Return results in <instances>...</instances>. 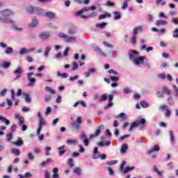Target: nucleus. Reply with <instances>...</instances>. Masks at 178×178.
I'll list each match as a JSON object with an SVG mask.
<instances>
[{
    "label": "nucleus",
    "instance_id": "nucleus-32",
    "mask_svg": "<svg viewBox=\"0 0 178 178\" xmlns=\"http://www.w3.org/2000/svg\"><path fill=\"white\" fill-rule=\"evenodd\" d=\"M51 46H47L46 47V49H45V51H44V56L45 58L48 57V55H49V52H51Z\"/></svg>",
    "mask_w": 178,
    "mask_h": 178
},
{
    "label": "nucleus",
    "instance_id": "nucleus-14",
    "mask_svg": "<svg viewBox=\"0 0 178 178\" xmlns=\"http://www.w3.org/2000/svg\"><path fill=\"white\" fill-rule=\"evenodd\" d=\"M39 37L40 40H42V41H45L48 40L49 37H51V33H49V32H43L39 35Z\"/></svg>",
    "mask_w": 178,
    "mask_h": 178
},
{
    "label": "nucleus",
    "instance_id": "nucleus-50",
    "mask_svg": "<svg viewBox=\"0 0 178 178\" xmlns=\"http://www.w3.org/2000/svg\"><path fill=\"white\" fill-rule=\"evenodd\" d=\"M162 90H163V92L164 94H167V95H170V94H172V91H170V90H169L166 87H163Z\"/></svg>",
    "mask_w": 178,
    "mask_h": 178
},
{
    "label": "nucleus",
    "instance_id": "nucleus-18",
    "mask_svg": "<svg viewBox=\"0 0 178 178\" xmlns=\"http://www.w3.org/2000/svg\"><path fill=\"white\" fill-rule=\"evenodd\" d=\"M138 31H140L141 33H143V31H144V28H143V26H138V27L134 28L133 29L132 35H134V37H137V35L138 34Z\"/></svg>",
    "mask_w": 178,
    "mask_h": 178
},
{
    "label": "nucleus",
    "instance_id": "nucleus-25",
    "mask_svg": "<svg viewBox=\"0 0 178 178\" xmlns=\"http://www.w3.org/2000/svg\"><path fill=\"white\" fill-rule=\"evenodd\" d=\"M38 26V19L35 18L32 19V22L29 24V27L34 29V27H37Z\"/></svg>",
    "mask_w": 178,
    "mask_h": 178
},
{
    "label": "nucleus",
    "instance_id": "nucleus-43",
    "mask_svg": "<svg viewBox=\"0 0 178 178\" xmlns=\"http://www.w3.org/2000/svg\"><path fill=\"white\" fill-rule=\"evenodd\" d=\"M26 54H29V49L24 47L21 49L20 51H19V55H26Z\"/></svg>",
    "mask_w": 178,
    "mask_h": 178
},
{
    "label": "nucleus",
    "instance_id": "nucleus-8",
    "mask_svg": "<svg viewBox=\"0 0 178 178\" xmlns=\"http://www.w3.org/2000/svg\"><path fill=\"white\" fill-rule=\"evenodd\" d=\"M145 59H147V57L142 56L134 58L133 63H134V65H136L137 66H138V65H141V63H144V60H145Z\"/></svg>",
    "mask_w": 178,
    "mask_h": 178
},
{
    "label": "nucleus",
    "instance_id": "nucleus-28",
    "mask_svg": "<svg viewBox=\"0 0 178 178\" xmlns=\"http://www.w3.org/2000/svg\"><path fill=\"white\" fill-rule=\"evenodd\" d=\"M94 51H96V52H99V54H100V55H102V56H104V58H106L108 56V55L98 47H95Z\"/></svg>",
    "mask_w": 178,
    "mask_h": 178
},
{
    "label": "nucleus",
    "instance_id": "nucleus-36",
    "mask_svg": "<svg viewBox=\"0 0 178 178\" xmlns=\"http://www.w3.org/2000/svg\"><path fill=\"white\" fill-rule=\"evenodd\" d=\"M156 26H166L168 24V22L163 20H157L156 21Z\"/></svg>",
    "mask_w": 178,
    "mask_h": 178
},
{
    "label": "nucleus",
    "instance_id": "nucleus-64",
    "mask_svg": "<svg viewBox=\"0 0 178 178\" xmlns=\"http://www.w3.org/2000/svg\"><path fill=\"white\" fill-rule=\"evenodd\" d=\"M173 33H174L172 35L173 38H178V28L176 29Z\"/></svg>",
    "mask_w": 178,
    "mask_h": 178
},
{
    "label": "nucleus",
    "instance_id": "nucleus-42",
    "mask_svg": "<svg viewBox=\"0 0 178 178\" xmlns=\"http://www.w3.org/2000/svg\"><path fill=\"white\" fill-rule=\"evenodd\" d=\"M76 33H77V29L74 27H72L68 29V34L73 35L76 34Z\"/></svg>",
    "mask_w": 178,
    "mask_h": 178
},
{
    "label": "nucleus",
    "instance_id": "nucleus-48",
    "mask_svg": "<svg viewBox=\"0 0 178 178\" xmlns=\"http://www.w3.org/2000/svg\"><path fill=\"white\" fill-rule=\"evenodd\" d=\"M134 169H136V167L132 166V167H127L124 170V175H126V173H129V172L131 171V170H134Z\"/></svg>",
    "mask_w": 178,
    "mask_h": 178
},
{
    "label": "nucleus",
    "instance_id": "nucleus-55",
    "mask_svg": "<svg viewBox=\"0 0 178 178\" xmlns=\"http://www.w3.org/2000/svg\"><path fill=\"white\" fill-rule=\"evenodd\" d=\"M74 172H75L78 176H80V175H81V169H80V168H76L74 170Z\"/></svg>",
    "mask_w": 178,
    "mask_h": 178
},
{
    "label": "nucleus",
    "instance_id": "nucleus-30",
    "mask_svg": "<svg viewBox=\"0 0 178 178\" xmlns=\"http://www.w3.org/2000/svg\"><path fill=\"white\" fill-rule=\"evenodd\" d=\"M167 102L168 104V105H170L171 106H175V99H173V97L172 96H169L168 99H167Z\"/></svg>",
    "mask_w": 178,
    "mask_h": 178
},
{
    "label": "nucleus",
    "instance_id": "nucleus-29",
    "mask_svg": "<svg viewBox=\"0 0 178 178\" xmlns=\"http://www.w3.org/2000/svg\"><path fill=\"white\" fill-rule=\"evenodd\" d=\"M116 119H118V118H121V120L122 122H124V120H127L128 118L127 115H126V114L124 113H121L119 115H118L116 117Z\"/></svg>",
    "mask_w": 178,
    "mask_h": 178
},
{
    "label": "nucleus",
    "instance_id": "nucleus-40",
    "mask_svg": "<svg viewBox=\"0 0 178 178\" xmlns=\"http://www.w3.org/2000/svg\"><path fill=\"white\" fill-rule=\"evenodd\" d=\"M14 144L15 145H17V147H20L21 145H23V144H24L23 139H22L21 137H19L17 142L14 143Z\"/></svg>",
    "mask_w": 178,
    "mask_h": 178
},
{
    "label": "nucleus",
    "instance_id": "nucleus-10",
    "mask_svg": "<svg viewBox=\"0 0 178 178\" xmlns=\"http://www.w3.org/2000/svg\"><path fill=\"white\" fill-rule=\"evenodd\" d=\"M0 23H4L5 24H15V21L12 18L0 17Z\"/></svg>",
    "mask_w": 178,
    "mask_h": 178
},
{
    "label": "nucleus",
    "instance_id": "nucleus-3",
    "mask_svg": "<svg viewBox=\"0 0 178 178\" xmlns=\"http://www.w3.org/2000/svg\"><path fill=\"white\" fill-rule=\"evenodd\" d=\"M33 72L27 73V79H28V87H34L35 86V83L37 82V79L35 78H32Z\"/></svg>",
    "mask_w": 178,
    "mask_h": 178
},
{
    "label": "nucleus",
    "instance_id": "nucleus-4",
    "mask_svg": "<svg viewBox=\"0 0 178 178\" xmlns=\"http://www.w3.org/2000/svg\"><path fill=\"white\" fill-rule=\"evenodd\" d=\"M81 123H83V120H82L81 117H78L75 120V121L72 123V129H74V130H76V131L80 130Z\"/></svg>",
    "mask_w": 178,
    "mask_h": 178
},
{
    "label": "nucleus",
    "instance_id": "nucleus-5",
    "mask_svg": "<svg viewBox=\"0 0 178 178\" xmlns=\"http://www.w3.org/2000/svg\"><path fill=\"white\" fill-rule=\"evenodd\" d=\"M15 13L10 9H4L0 10V17H9L10 16H14Z\"/></svg>",
    "mask_w": 178,
    "mask_h": 178
},
{
    "label": "nucleus",
    "instance_id": "nucleus-51",
    "mask_svg": "<svg viewBox=\"0 0 178 178\" xmlns=\"http://www.w3.org/2000/svg\"><path fill=\"white\" fill-rule=\"evenodd\" d=\"M45 90L47 91V92H50V94H56V93L55 90H53L52 88H51L49 86L45 87Z\"/></svg>",
    "mask_w": 178,
    "mask_h": 178
},
{
    "label": "nucleus",
    "instance_id": "nucleus-56",
    "mask_svg": "<svg viewBox=\"0 0 178 178\" xmlns=\"http://www.w3.org/2000/svg\"><path fill=\"white\" fill-rule=\"evenodd\" d=\"M153 169H154V172H156V173H157L159 175V176H162V172H161V171H159V170H158V168L156 167V165H154Z\"/></svg>",
    "mask_w": 178,
    "mask_h": 178
},
{
    "label": "nucleus",
    "instance_id": "nucleus-2",
    "mask_svg": "<svg viewBox=\"0 0 178 178\" xmlns=\"http://www.w3.org/2000/svg\"><path fill=\"white\" fill-rule=\"evenodd\" d=\"M147 121L145 119L143 118L140 120H137L136 121L134 122L129 128V131H133V129L136 127H138V126H143V124H145Z\"/></svg>",
    "mask_w": 178,
    "mask_h": 178
},
{
    "label": "nucleus",
    "instance_id": "nucleus-34",
    "mask_svg": "<svg viewBox=\"0 0 178 178\" xmlns=\"http://www.w3.org/2000/svg\"><path fill=\"white\" fill-rule=\"evenodd\" d=\"M108 97H109V95H108V93H105L103 95L100 96L99 98V102H104V101H106L108 99Z\"/></svg>",
    "mask_w": 178,
    "mask_h": 178
},
{
    "label": "nucleus",
    "instance_id": "nucleus-61",
    "mask_svg": "<svg viewBox=\"0 0 178 178\" xmlns=\"http://www.w3.org/2000/svg\"><path fill=\"white\" fill-rule=\"evenodd\" d=\"M170 113H171V111L168 108V109L165 110L164 115H165V118H170Z\"/></svg>",
    "mask_w": 178,
    "mask_h": 178
},
{
    "label": "nucleus",
    "instance_id": "nucleus-22",
    "mask_svg": "<svg viewBox=\"0 0 178 178\" xmlns=\"http://www.w3.org/2000/svg\"><path fill=\"white\" fill-rule=\"evenodd\" d=\"M0 122L5 123L6 126H10V120H8L4 116L0 115Z\"/></svg>",
    "mask_w": 178,
    "mask_h": 178
},
{
    "label": "nucleus",
    "instance_id": "nucleus-35",
    "mask_svg": "<svg viewBox=\"0 0 178 178\" xmlns=\"http://www.w3.org/2000/svg\"><path fill=\"white\" fill-rule=\"evenodd\" d=\"M57 76L58 77H62V79H67V77H69V74L65 72L62 74L60 72H58Z\"/></svg>",
    "mask_w": 178,
    "mask_h": 178
},
{
    "label": "nucleus",
    "instance_id": "nucleus-31",
    "mask_svg": "<svg viewBox=\"0 0 178 178\" xmlns=\"http://www.w3.org/2000/svg\"><path fill=\"white\" fill-rule=\"evenodd\" d=\"M95 72H96L95 68H89L87 72H85V76L86 78L90 77V74H91L92 73H94Z\"/></svg>",
    "mask_w": 178,
    "mask_h": 178
},
{
    "label": "nucleus",
    "instance_id": "nucleus-44",
    "mask_svg": "<svg viewBox=\"0 0 178 178\" xmlns=\"http://www.w3.org/2000/svg\"><path fill=\"white\" fill-rule=\"evenodd\" d=\"M111 14L106 13L105 14H102L101 15H99V19L100 20H102V19H106V17H111Z\"/></svg>",
    "mask_w": 178,
    "mask_h": 178
},
{
    "label": "nucleus",
    "instance_id": "nucleus-38",
    "mask_svg": "<svg viewBox=\"0 0 178 178\" xmlns=\"http://www.w3.org/2000/svg\"><path fill=\"white\" fill-rule=\"evenodd\" d=\"M5 54L6 55H10V54H13V48L10 47H7L5 51Z\"/></svg>",
    "mask_w": 178,
    "mask_h": 178
},
{
    "label": "nucleus",
    "instance_id": "nucleus-47",
    "mask_svg": "<svg viewBox=\"0 0 178 178\" xmlns=\"http://www.w3.org/2000/svg\"><path fill=\"white\" fill-rule=\"evenodd\" d=\"M140 106H142V108H149V104L147 103V102H145V101L140 102Z\"/></svg>",
    "mask_w": 178,
    "mask_h": 178
},
{
    "label": "nucleus",
    "instance_id": "nucleus-24",
    "mask_svg": "<svg viewBox=\"0 0 178 178\" xmlns=\"http://www.w3.org/2000/svg\"><path fill=\"white\" fill-rule=\"evenodd\" d=\"M65 147L66 146L65 145H62V146H60V147H59L58 148V155L60 156H63L65 152H66V150H63V149H65Z\"/></svg>",
    "mask_w": 178,
    "mask_h": 178
},
{
    "label": "nucleus",
    "instance_id": "nucleus-53",
    "mask_svg": "<svg viewBox=\"0 0 178 178\" xmlns=\"http://www.w3.org/2000/svg\"><path fill=\"white\" fill-rule=\"evenodd\" d=\"M6 104L8 106V109H10L11 107L13 106V102L10 99H6Z\"/></svg>",
    "mask_w": 178,
    "mask_h": 178
},
{
    "label": "nucleus",
    "instance_id": "nucleus-17",
    "mask_svg": "<svg viewBox=\"0 0 178 178\" xmlns=\"http://www.w3.org/2000/svg\"><path fill=\"white\" fill-rule=\"evenodd\" d=\"M88 10H90V7H84L79 11L76 12L75 15L76 16H79V17H81V16H84L83 13H84V12H88Z\"/></svg>",
    "mask_w": 178,
    "mask_h": 178
},
{
    "label": "nucleus",
    "instance_id": "nucleus-6",
    "mask_svg": "<svg viewBox=\"0 0 178 178\" xmlns=\"http://www.w3.org/2000/svg\"><path fill=\"white\" fill-rule=\"evenodd\" d=\"M27 10L29 13H35V15H40V16H41L42 13L41 12H42V8H38L37 7H29L27 8Z\"/></svg>",
    "mask_w": 178,
    "mask_h": 178
},
{
    "label": "nucleus",
    "instance_id": "nucleus-16",
    "mask_svg": "<svg viewBox=\"0 0 178 178\" xmlns=\"http://www.w3.org/2000/svg\"><path fill=\"white\" fill-rule=\"evenodd\" d=\"M97 15H98L97 13L93 12L90 14H88V15H81V19L87 20V19H92L93 17H96Z\"/></svg>",
    "mask_w": 178,
    "mask_h": 178
},
{
    "label": "nucleus",
    "instance_id": "nucleus-46",
    "mask_svg": "<svg viewBox=\"0 0 178 178\" xmlns=\"http://www.w3.org/2000/svg\"><path fill=\"white\" fill-rule=\"evenodd\" d=\"M51 162H52V159H47V161H43L40 163V166H42V168H44V166H47V165H48V163Z\"/></svg>",
    "mask_w": 178,
    "mask_h": 178
},
{
    "label": "nucleus",
    "instance_id": "nucleus-13",
    "mask_svg": "<svg viewBox=\"0 0 178 178\" xmlns=\"http://www.w3.org/2000/svg\"><path fill=\"white\" fill-rule=\"evenodd\" d=\"M92 158L93 159H98L101 158V152L98 151V147L94 148Z\"/></svg>",
    "mask_w": 178,
    "mask_h": 178
},
{
    "label": "nucleus",
    "instance_id": "nucleus-37",
    "mask_svg": "<svg viewBox=\"0 0 178 178\" xmlns=\"http://www.w3.org/2000/svg\"><path fill=\"white\" fill-rule=\"evenodd\" d=\"M108 24L106 22H102V23H99L96 24V27L97 29H104V27H106Z\"/></svg>",
    "mask_w": 178,
    "mask_h": 178
},
{
    "label": "nucleus",
    "instance_id": "nucleus-21",
    "mask_svg": "<svg viewBox=\"0 0 178 178\" xmlns=\"http://www.w3.org/2000/svg\"><path fill=\"white\" fill-rule=\"evenodd\" d=\"M137 55H138V51H136V50H132L129 52V59L131 60H134V59H136V58H134V56H137Z\"/></svg>",
    "mask_w": 178,
    "mask_h": 178
},
{
    "label": "nucleus",
    "instance_id": "nucleus-52",
    "mask_svg": "<svg viewBox=\"0 0 178 178\" xmlns=\"http://www.w3.org/2000/svg\"><path fill=\"white\" fill-rule=\"evenodd\" d=\"M156 95L158 98H163L165 97V94L163 93V90H159L156 92Z\"/></svg>",
    "mask_w": 178,
    "mask_h": 178
},
{
    "label": "nucleus",
    "instance_id": "nucleus-60",
    "mask_svg": "<svg viewBox=\"0 0 178 178\" xmlns=\"http://www.w3.org/2000/svg\"><path fill=\"white\" fill-rule=\"evenodd\" d=\"M171 23H172V24H175L176 26H178V18L172 17L171 19Z\"/></svg>",
    "mask_w": 178,
    "mask_h": 178
},
{
    "label": "nucleus",
    "instance_id": "nucleus-15",
    "mask_svg": "<svg viewBox=\"0 0 178 178\" xmlns=\"http://www.w3.org/2000/svg\"><path fill=\"white\" fill-rule=\"evenodd\" d=\"M45 123H46L45 120L44 118L39 120V125H38V134H40V133H41V130H42V127H44V126H45Z\"/></svg>",
    "mask_w": 178,
    "mask_h": 178
},
{
    "label": "nucleus",
    "instance_id": "nucleus-19",
    "mask_svg": "<svg viewBox=\"0 0 178 178\" xmlns=\"http://www.w3.org/2000/svg\"><path fill=\"white\" fill-rule=\"evenodd\" d=\"M113 95H108V104L104 107L105 109H108V108H111L113 106Z\"/></svg>",
    "mask_w": 178,
    "mask_h": 178
},
{
    "label": "nucleus",
    "instance_id": "nucleus-11",
    "mask_svg": "<svg viewBox=\"0 0 178 178\" xmlns=\"http://www.w3.org/2000/svg\"><path fill=\"white\" fill-rule=\"evenodd\" d=\"M42 14H40V16H44L46 17H49V19H55V13L52 12H46L42 9Z\"/></svg>",
    "mask_w": 178,
    "mask_h": 178
},
{
    "label": "nucleus",
    "instance_id": "nucleus-9",
    "mask_svg": "<svg viewBox=\"0 0 178 178\" xmlns=\"http://www.w3.org/2000/svg\"><path fill=\"white\" fill-rule=\"evenodd\" d=\"M80 138L83 141L85 147L90 145V139L87 138V135L84 132L81 134Z\"/></svg>",
    "mask_w": 178,
    "mask_h": 178
},
{
    "label": "nucleus",
    "instance_id": "nucleus-49",
    "mask_svg": "<svg viewBox=\"0 0 178 178\" xmlns=\"http://www.w3.org/2000/svg\"><path fill=\"white\" fill-rule=\"evenodd\" d=\"M11 154H14V155L19 156V155H20V150H19V149H16V148L12 149Z\"/></svg>",
    "mask_w": 178,
    "mask_h": 178
},
{
    "label": "nucleus",
    "instance_id": "nucleus-33",
    "mask_svg": "<svg viewBox=\"0 0 178 178\" xmlns=\"http://www.w3.org/2000/svg\"><path fill=\"white\" fill-rule=\"evenodd\" d=\"M114 20H120L122 17V15H120V12L115 11L113 13Z\"/></svg>",
    "mask_w": 178,
    "mask_h": 178
},
{
    "label": "nucleus",
    "instance_id": "nucleus-62",
    "mask_svg": "<svg viewBox=\"0 0 178 178\" xmlns=\"http://www.w3.org/2000/svg\"><path fill=\"white\" fill-rule=\"evenodd\" d=\"M44 178H51V174H49V172L48 170H45L44 172Z\"/></svg>",
    "mask_w": 178,
    "mask_h": 178
},
{
    "label": "nucleus",
    "instance_id": "nucleus-23",
    "mask_svg": "<svg viewBox=\"0 0 178 178\" xmlns=\"http://www.w3.org/2000/svg\"><path fill=\"white\" fill-rule=\"evenodd\" d=\"M159 145H156L154 146H153V147H152L150 149H149L147 151L148 154H152V152H158V151H159Z\"/></svg>",
    "mask_w": 178,
    "mask_h": 178
},
{
    "label": "nucleus",
    "instance_id": "nucleus-63",
    "mask_svg": "<svg viewBox=\"0 0 178 178\" xmlns=\"http://www.w3.org/2000/svg\"><path fill=\"white\" fill-rule=\"evenodd\" d=\"M51 101V96L49 95H46L44 96V102H49Z\"/></svg>",
    "mask_w": 178,
    "mask_h": 178
},
{
    "label": "nucleus",
    "instance_id": "nucleus-12",
    "mask_svg": "<svg viewBox=\"0 0 178 178\" xmlns=\"http://www.w3.org/2000/svg\"><path fill=\"white\" fill-rule=\"evenodd\" d=\"M14 74H15V80H17V79H20V76H22L23 73V70H22L21 67H17L16 70L13 72Z\"/></svg>",
    "mask_w": 178,
    "mask_h": 178
},
{
    "label": "nucleus",
    "instance_id": "nucleus-39",
    "mask_svg": "<svg viewBox=\"0 0 178 178\" xmlns=\"http://www.w3.org/2000/svg\"><path fill=\"white\" fill-rule=\"evenodd\" d=\"M10 66V63L9 62H3V63L0 64V67H3V69H8Z\"/></svg>",
    "mask_w": 178,
    "mask_h": 178
},
{
    "label": "nucleus",
    "instance_id": "nucleus-58",
    "mask_svg": "<svg viewBox=\"0 0 178 178\" xmlns=\"http://www.w3.org/2000/svg\"><path fill=\"white\" fill-rule=\"evenodd\" d=\"M132 91L129 88H124L123 89V93L124 94H131Z\"/></svg>",
    "mask_w": 178,
    "mask_h": 178
},
{
    "label": "nucleus",
    "instance_id": "nucleus-20",
    "mask_svg": "<svg viewBox=\"0 0 178 178\" xmlns=\"http://www.w3.org/2000/svg\"><path fill=\"white\" fill-rule=\"evenodd\" d=\"M127 149H129V146L127 145V144L126 143L122 144L121 146L120 154H121V155H124V154L127 152Z\"/></svg>",
    "mask_w": 178,
    "mask_h": 178
},
{
    "label": "nucleus",
    "instance_id": "nucleus-54",
    "mask_svg": "<svg viewBox=\"0 0 178 178\" xmlns=\"http://www.w3.org/2000/svg\"><path fill=\"white\" fill-rule=\"evenodd\" d=\"M77 69H79V64L76 62H73L72 70H77Z\"/></svg>",
    "mask_w": 178,
    "mask_h": 178
},
{
    "label": "nucleus",
    "instance_id": "nucleus-27",
    "mask_svg": "<svg viewBox=\"0 0 178 178\" xmlns=\"http://www.w3.org/2000/svg\"><path fill=\"white\" fill-rule=\"evenodd\" d=\"M169 135H170V144H172V145L175 144V143H176V141H175V135L173 134V131H170Z\"/></svg>",
    "mask_w": 178,
    "mask_h": 178
},
{
    "label": "nucleus",
    "instance_id": "nucleus-26",
    "mask_svg": "<svg viewBox=\"0 0 178 178\" xmlns=\"http://www.w3.org/2000/svg\"><path fill=\"white\" fill-rule=\"evenodd\" d=\"M140 51H145V42H147V39H140Z\"/></svg>",
    "mask_w": 178,
    "mask_h": 178
},
{
    "label": "nucleus",
    "instance_id": "nucleus-57",
    "mask_svg": "<svg viewBox=\"0 0 178 178\" xmlns=\"http://www.w3.org/2000/svg\"><path fill=\"white\" fill-rule=\"evenodd\" d=\"M27 156H28V158H29V159L30 161H33V159H34V154H33V153L29 152L27 153Z\"/></svg>",
    "mask_w": 178,
    "mask_h": 178
},
{
    "label": "nucleus",
    "instance_id": "nucleus-1",
    "mask_svg": "<svg viewBox=\"0 0 178 178\" xmlns=\"http://www.w3.org/2000/svg\"><path fill=\"white\" fill-rule=\"evenodd\" d=\"M59 38H63L67 44H74L77 42V38L74 36H67L66 33H60Z\"/></svg>",
    "mask_w": 178,
    "mask_h": 178
},
{
    "label": "nucleus",
    "instance_id": "nucleus-59",
    "mask_svg": "<svg viewBox=\"0 0 178 178\" xmlns=\"http://www.w3.org/2000/svg\"><path fill=\"white\" fill-rule=\"evenodd\" d=\"M116 163H118V160H112L110 161H107V165H109L111 166H112V165H116Z\"/></svg>",
    "mask_w": 178,
    "mask_h": 178
},
{
    "label": "nucleus",
    "instance_id": "nucleus-7",
    "mask_svg": "<svg viewBox=\"0 0 178 178\" xmlns=\"http://www.w3.org/2000/svg\"><path fill=\"white\" fill-rule=\"evenodd\" d=\"M104 125H99L98 129H96L95 132L94 134H91L89 137L90 140H92V138H95V137H98L99 134H101V132L102 130H104Z\"/></svg>",
    "mask_w": 178,
    "mask_h": 178
},
{
    "label": "nucleus",
    "instance_id": "nucleus-45",
    "mask_svg": "<svg viewBox=\"0 0 178 178\" xmlns=\"http://www.w3.org/2000/svg\"><path fill=\"white\" fill-rule=\"evenodd\" d=\"M130 42H131V45H136V44H137V36L132 35V37L130 40Z\"/></svg>",
    "mask_w": 178,
    "mask_h": 178
},
{
    "label": "nucleus",
    "instance_id": "nucleus-41",
    "mask_svg": "<svg viewBox=\"0 0 178 178\" xmlns=\"http://www.w3.org/2000/svg\"><path fill=\"white\" fill-rule=\"evenodd\" d=\"M67 144L68 145H77V140H67Z\"/></svg>",
    "mask_w": 178,
    "mask_h": 178
}]
</instances>
